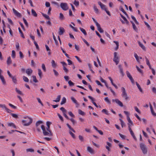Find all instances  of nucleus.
Returning <instances> with one entry per match:
<instances>
[{
    "label": "nucleus",
    "instance_id": "obj_1",
    "mask_svg": "<svg viewBox=\"0 0 156 156\" xmlns=\"http://www.w3.org/2000/svg\"><path fill=\"white\" fill-rule=\"evenodd\" d=\"M23 118L25 119L23 120L22 122L23 123H25L23 124L24 126H28L32 123L33 119L31 118L26 116L24 117Z\"/></svg>",
    "mask_w": 156,
    "mask_h": 156
},
{
    "label": "nucleus",
    "instance_id": "obj_2",
    "mask_svg": "<svg viewBox=\"0 0 156 156\" xmlns=\"http://www.w3.org/2000/svg\"><path fill=\"white\" fill-rule=\"evenodd\" d=\"M140 147L143 154H146L147 152V147L144 144L141 143L140 144Z\"/></svg>",
    "mask_w": 156,
    "mask_h": 156
},
{
    "label": "nucleus",
    "instance_id": "obj_3",
    "mask_svg": "<svg viewBox=\"0 0 156 156\" xmlns=\"http://www.w3.org/2000/svg\"><path fill=\"white\" fill-rule=\"evenodd\" d=\"M121 89L122 92V98H124L125 100H127L129 99V97H128L127 93L126 92L125 88L124 87H121Z\"/></svg>",
    "mask_w": 156,
    "mask_h": 156
},
{
    "label": "nucleus",
    "instance_id": "obj_4",
    "mask_svg": "<svg viewBox=\"0 0 156 156\" xmlns=\"http://www.w3.org/2000/svg\"><path fill=\"white\" fill-rule=\"evenodd\" d=\"M41 128L43 131V133L44 136H52V133H49L48 131H46L45 126L44 125H42L41 126Z\"/></svg>",
    "mask_w": 156,
    "mask_h": 156
},
{
    "label": "nucleus",
    "instance_id": "obj_5",
    "mask_svg": "<svg viewBox=\"0 0 156 156\" xmlns=\"http://www.w3.org/2000/svg\"><path fill=\"white\" fill-rule=\"evenodd\" d=\"M60 6L61 8L64 11L67 10L69 9L67 4L66 3L61 2Z\"/></svg>",
    "mask_w": 156,
    "mask_h": 156
},
{
    "label": "nucleus",
    "instance_id": "obj_6",
    "mask_svg": "<svg viewBox=\"0 0 156 156\" xmlns=\"http://www.w3.org/2000/svg\"><path fill=\"white\" fill-rule=\"evenodd\" d=\"M114 58L113 61L115 62L116 64L117 65L119 62V57L117 56V53L116 52H115L114 53Z\"/></svg>",
    "mask_w": 156,
    "mask_h": 156
},
{
    "label": "nucleus",
    "instance_id": "obj_7",
    "mask_svg": "<svg viewBox=\"0 0 156 156\" xmlns=\"http://www.w3.org/2000/svg\"><path fill=\"white\" fill-rule=\"evenodd\" d=\"M120 15L121 17L125 21V22H124L121 19H120V20L121 22L123 24L126 23V24L128 25L129 23V22L128 21L126 18L125 17H124L123 15H122V14H120Z\"/></svg>",
    "mask_w": 156,
    "mask_h": 156
},
{
    "label": "nucleus",
    "instance_id": "obj_8",
    "mask_svg": "<svg viewBox=\"0 0 156 156\" xmlns=\"http://www.w3.org/2000/svg\"><path fill=\"white\" fill-rule=\"evenodd\" d=\"M126 74L127 77L129 78V79L130 80L131 82L133 84H134V81L132 77L131 76V74L129 73L128 71H127L126 72Z\"/></svg>",
    "mask_w": 156,
    "mask_h": 156
},
{
    "label": "nucleus",
    "instance_id": "obj_9",
    "mask_svg": "<svg viewBox=\"0 0 156 156\" xmlns=\"http://www.w3.org/2000/svg\"><path fill=\"white\" fill-rule=\"evenodd\" d=\"M43 123V122L41 120H38L37 122H36V126L37 127V131L39 132H40L41 131L40 129L39 128V126L41 124Z\"/></svg>",
    "mask_w": 156,
    "mask_h": 156
},
{
    "label": "nucleus",
    "instance_id": "obj_10",
    "mask_svg": "<svg viewBox=\"0 0 156 156\" xmlns=\"http://www.w3.org/2000/svg\"><path fill=\"white\" fill-rule=\"evenodd\" d=\"M112 101L113 102H115L120 107H122L123 106V105L122 103L117 99H112Z\"/></svg>",
    "mask_w": 156,
    "mask_h": 156
},
{
    "label": "nucleus",
    "instance_id": "obj_11",
    "mask_svg": "<svg viewBox=\"0 0 156 156\" xmlns=\"http://www.w3.org/2000/svg\"><path fill=\"white\" fill-rule=\"evenodd\" d=\"M0 107L2 108H4L5 109V110L8 113H11L12 112V110L7 108L5 105L0 104Z\"/></svg>",
    "mask_w": 156,
    "mask_h": 156
},
{
    "label": "nucleus",
    "instance_id": "obj_12",
    "mask_svg": "<svg viewBox=\"0 0 156 156\" xmlns=\"http://www.w3.org/2000/svg\"><path fill=\"white\" fill-rule=\"evenodd\" d=\"M46 124L47 126V128H46L48 132L49 133H52L51 130L50 129V125L51 124V122L49 121H47L46 122Z\"/></svg>",
    "mask_w": 156,
    "mask_h": 156
},
{
    "label": "nucleus",
    "instance_id": "obj_13",
    "mask_svg": "<svg viewBox=\"0 0 156 156\" xmlns=\"http://www.w3.org/2000/svg\"><path fill=\"white\" fill-rule=\"evenodd\" d=\"M98 4L100 6L102 9L104 10L105 11L107 9V8H106V5L102 4L100 2H98Z\"/></svg>",
    "mask_w": 156,
    "mask_h": 156
},
{
    "label": "nucleus",
    "instance_id": "obj_14",
    "mask_svg": "<svg viewBox=\"0 0 156 156\" xmlns=\"http://www.w3.org/2000/svg\"><path fill=\"white\" fill-rule=\"evenodd\" d=\"M71 99L73 102L76 104V107H78L79 106V104L76 99L73 97H71Z\"/></svg>",
    "mask_w": 156,
    "mask_h": 156
},
{
    "label": "nucleus",
    "instance_id": "obj_15",
    "mask_svg": "<svg viewBox=\"0 0 156 156\" xmlns=\"http://www.w3.org/2000/svg\"><path fill=\"white\" fill-rule=\"evenodd\" d=\"M64 28L62 27H60L59 28V31L58 34L59 35H62L65 32Z\"/></svg>",
    "mask_w": 156,
    "mask_h": 156
},
{
    "label": "nucleus",
    "instance_id": "obj_16",
    "mask_svg": "<svg viewBox=\"0 0 156 156\" xmlns=\"http://www.w3.org/2000/svg\"><path fill=\"white\" fill-rule=\"evenodd\" d=\"M12 10L13 12L15 15L19 17H21V14L16 11L14 9H13Z\"/></svg>",
    "mask_w": 156,
    "mask_h": 156
},
{
    "label": "nucleus",
    "instance_id": "obj_17",
    "mask_svg": "<svg viewBox=\"0 0 156 156\" xmlns=\"http://www.w3.org/2000/svg\"><path fill=\"white\" fill-rule=\"evenodd\" d=\"M33 73V70L31 69H27L26 70V73L29 76H30Z\"/></svg>",
    "mask_w": 156,
    "mask_h": 156
},
{
    "label": "nucleus",
    "instance_id": "obj_18",
    "mask_svg": "<svg viewBox=\"0 0 156 156\" xmlns=\"http://www.w3.org/2000/svg\"><path fill=\"white\" fill-rule=\"evenodd\" d=\"M0 79L1 80L2 84L3 85H5L6 83L4 77V76L2 75L1 74H0Z\"/></svg>",
    "mask_w": 156,
    "mask_h": 156
},
{
    "label": "nucleus",
    "instance_id": "obj_19",
    "mask_svg": "<svg viewBox=\"0 0 156 156\" xmlns=\"http://www.w3.org/2000/svg\"><path fill=\"white\" fill-rule=\"evenodd\" d=\"M127 120L128 122V125L129 126V124L130 125V126H132L133 125V123L131 120L130 117L129 116V115H127Z\"/></svg>",
    "mask_w": 156,
    "mask_h": 156
},
{
    "label": "nucleus",
    "instance_id": "obj_20",
    "mask_svg": "<svg viewBox=\"0 0 156 156\" xmlns=\"http://www.w3.org/2000/svg\"><path fill=\"white\" fill-rule=\"evenodd\" d=\"M98 30L100 33H102L104 32L103 30L101 27L100 25L99 24L96 26Z\"/></svg>",
    "mask_w": 156,
    "mask_h": 156
},
{
    "label": "nucleus",
    "instance_id": "obj_21",
    "mask_svg": "<svg viewBox=\"0 0 156 156\" xmlns=\"http://www.w3.org/2000/svg\"><path fill=\"white\" fill-rule=\"evenodd\" d=\"M87 150V151L91 154H94V153L93 149L90 147H88Z\"/></svg>",
    "mask_w": 156,
    "mask_h": 156
},
{
    "label": "nucleus",
    "instance_id": "obj_22",
    "mask_svg": "<svg viewBox=\"0 0 156 156\" xmlns=\"http://www.w3.org/2000/svg\"><path fill=\"white\" fill-rule=\"evenodd\" d=\"M150 108L151 113L152 115L153 116H156V113L154 112L153 109V108L151 104H150Z\"/></svg>",
    "mask_w": 156,
    "mask_h": 156
},
{
    "label": "nucleus",
    "instance_id": "obj_23",
    "mask_svg": "<svg viewBox=\"0 0 156 156\" xmlns=\"http://www.w3.org/2000/svg\"><path fill=\"white\" fill-rule=\"evenodd\" d=\"M138 43L140 47L144 50L145 51L146 48L145 46L140 41H138Z\"/></svg>",
    "mask_w": 156,
    "mask_h": 156
},
{
    "label": "nucleus",
    "instance_id": "obj_24",
    "mask_svg": "<svg viewBox=\"0 0 156 156\" xmlns=\"http://www.w3.org/2000/svg\"><path fill=\"white\" fill-rule=\"evenodd\" d=\"M136 68L137 69L138 71L141 74L142 76L143 75V71L140 69L139 67H138L137 66H136Z\"/></svg>",
    "mask_w": 156,
    "mask_h": 156
},
{
    "label": "nucleus",
    "instance_id": "obj_25",
    "mask_svg": "<svg viewBox=\"0 0 156 156\" xmlns=\"http://www.w3.org/2000/svg\"><path fill=\"white\" fill-rule=\"evenodd\" d=\"M113 42L115 43L116 44V47L115 48V51H117L119 48V42L117 41H114Z\"/></svg>",
    "mask_w": 156,
    "mask_h": 156
},
{
    "label": "nucleus",
    "instance_id": "obj_26",
    "mask_svg": "<svg viewBox=\"0 0 156 156\" xmlns=\"http://www.w3.org/2000/svg\"><path fill=\"white\" fill-rule=\"evenodd\" d=\"M11 78L12 79L13 82L15 84H16L17 83V80L16 77L15 76H12Z\"/></svg>",
    "mask_w": 156,
    "mask_h": 156
},
{
    "label": "nucleus",
    "instance_id": "obj_27",
    "mask_svg": "<svg viewBox=\"0 0 156 156\" xmlns=\"http://www.w3.org/2000/svg\"><path fill=\"white\" fill-rule=\"evenodd\" d=\"M136 85L137 87L138 88V89L140 90V92H141V93H143V91L142 89L141 88V87L140 85L136 82Z\"/></svg>",
    "mask_w": 156,
    "mask_h": 156
},
{
    "label": "nucleus",
    "instance_id": "obj_28",
    "mask_svg": "<svg viewBox=\"0 0 156 156\" xmlns=\"http://www.w3.org/2000/svg\"><path fill=\"white\" fill-rule=\"evenodd\" d=\"M79 29L81 32L83 33L84 35L86 36L87 35V33L85 30L84 29L81 27H80Z\"/></svg>",
    "mask_w": 156,
    "mask_h": 156
},
{
    "label": "nucleus",
    "instance_id": "obj_29",
    "mask_svg": "<svg viewBox=\"0 0 156 156\" xmlns=\"http://www.w3.org/2000/svg\"><path fill=\"white\" fill-rule=\"evenodd\" d=\"M51 63L52 64V66L54 68H55L57 67V65L56 63H55V61L52 60L51 61Z\"/></svg>",
    "mask_w": 156,
    "mask_h": 156
},
{
    "label": "nucleus",
    "instance_id": "obj_30",
    "mask_svg": "<svg viewBox=\"0 0 156 156\" xmlns=\"http://www.w3.org/2000/svg\"><path fill=\"white\" fill-rule=\"evenodd\" d=\"M66 98L65 97L63 98L60 103L61 105H62L65 104L66 102Z\"/></svg>",
    "mask_w": 156,
    "mask_h": 156
},
{
    "label": "nucleus",
    "instance_id": "obj_31",
    "mask_svg": "<svg viewBox=\"0 0 156 156\" xmlns=\"http://www.w3.org/2000/svg\"><path fill=\"white\" fill-rule=\"evenodd\" d=\"M31 13L32 15L35 17L37 16V15L34 9H31Z\"/></svg>",
    "mask_w": 156,
    "mask_h": 156
},
{
    "label": "nucleus",
    "instance_id": "obj_32",
    "mask_svg": "<svg viewBox=\"0 0 156 156\" xmlns=\"http://www.w3.org/2000/svg\"><path fill=\"white\" fill-rule=\"evenodd\" d=\"M61 96L60 95H58V96L56 98V100H53V101L55 102H59Z\"/></svg>",
    "mask_w": 156,
    "mask_h": 156
},
{
    "label": "nucleus",
    "instance_id": "obj_33",
    "mask_svg": "<svg viewBox=\"0 0 156 156\" xmlns=\"http://www.w3.org/2000/svg\"><path fill=\"white\" fill-rule=\"evenodd\" d=\"M38 74L39 76V77L40 79H41L42 78V72L41 71V70L40 69H38Z\"/></svg>",
    "mask_w": 156,
    "mask_h": 156
},
{
    "label": "nucleus",
    "instance_id": "obj_34",
    "mask_svg": "<svg viewBox=\"0 0 156 156\" xmlns=\"http://www.w3.org/2000/svg\"><path fill=\"white\" fill-rule=\"evenodd\" d=\"M94 9L96 13H99V10L97 8L96 6L95 5H94Z\"/></svg>",
    "mask_w": 156,
    "mask_h": 156
},
{
    "label": "nucleus",
    "instance_id": "obj_35",
    "mask_svg": "<svg viewBox=\"0 0 156 156\" xmlns=\"http://www.w3.org/2000/svg\"><path fill=\"white\" fill-rule=\"evenodd\" d=\"M45 47H46L47 50L48 51V55H51L50 50L49 49L48 46L47 44L45 45Z\"/></svg>",
    "mask_w": 156,
    "mask_h": 156
},
{
    "label": "nucleus",
    "instance_id": "obj_36",
    "mask_svg": "<svg viewBox=\"0 0 156 156\" xmlns=\"http://www.w3.org/2000/svg\"><path fill=\"white\" fill-rule=\"evenodd\" d=\"M133 27L134 30L136 32H138V29L136 27L135 24L134 23H133Z\"/></svg>",
    "mask_w": 156,
    "mask_h": 156
},
{
    "label": "nucleus",
    "instance_id": "obj_37",
    "mask_svg": "<svg viewBox=\"0 0 156 156\" xmlns=\"http://www.w3.org/2000/svg\"><path fill=\"white\" fill-rule=\"evenodd\" d=\"M101 112L103 113H105V114L108 115H109V114L108 112V111L106 109H103L101 111Z\"/></svg>",
    "mask_w": 156,
    "mask_h": 156
},
{
    "label": "nucleus",
    "instance_id": "obj_38",
    "mask_svg": "<svg viewBox=\"0 0 156 156\" xmlns=\"http://www.w3.org/2000/svg\"><path fill=\"white\" fill-rule=\"evenodd\" d=\"M12 62V61L11 59V58L10 57H9L8 58L7 60V64L8 65H9L10 64H11Z\"/></svg>",
    "mask_w": 156,
    "mask_h": 156
},
{
    "label": "nucleus",
    "instance_id": "obj_39",
    "mask_svg": "<svg viewBox=\"0 0 156 156\" xmlns=\"http://www.w3.org/2000/svg\"><path fill=\"white\" fill-rule=\"evenodd\" d=\"M130 133L131 135V136L133 137V138L134 139H135V140H136V137L134 135V134L133 133V132L132 130L130 131Z\"/></svg>",
    "mask_w": 156,
    "mask_h": 156
},
{
    "label": "nucleus",
    "instance_id": "obj_40",
    "mask_svg": "<svg viewBox=\"0 0 156 156\" xmlns=\"http://www.w3.org/2000/svg\"><path fill=\"white\" fill-rule=\"evenodd\" d=\"M18 30H19V32H20V34H21V36L23 38H25V37L24 36V35H23V34L22 31L21 30V29H20V27H19L18 28Z\"/></svg>",
    "mask_w": 156,
    "mask_h": 156
},
{
    "label": "nucleus",
    "instance_id": "obj_41",
    "mask_svg": "<svg viewBox=\"0 0 156 156\" xmlns=\"http://www.w3.org/2000/svg\"><path fill=\"white\" fill-rule=\"evenodd\" d=\"M52 34H53V39L55 42V44L56 45H58V41L56 40L55 37V36L54 35V34L53 33H52Z\"/></svg>",
    "mask_w": 156,
    "mask_h": 156
},
{
    "label": "nucleus",
    "instance_id": "obj_42",
    "mask_svg": "<svg viewBox=\"0 0 156 156\" xmlns=\"http://www.w3.org/2000/svg\"><path fill=\"white\" fill-rule=\"evenodd\" d=\"M66 125H67V126H68V127L69 128V129H70L73 132H74V133L75 132V130L71 127L70 126V125L69 124L67 123V124Z\"/></svg>",
    "mask_w": 156,
    "mask_h": 156
},
{
    "label": "nucleus",
    "instance_id": "obj_43",
    "mask_svg": "<svg viewBox=\"0 0 156 156\" xmlns=\"http://www.w3.org/2000/svg\"><path fill=\"white\" fill-rule=\"evenodd\" d=\"M119 120L121 122L122 127L123 128L124 126H125V123L121 119H119Z\"/></svg>",
    "mask_w": 156,
    "mask_h": 156
},
{
    "label": "nucleus",
    "instance_id": "obj_44",
    "mask_svg": "<svg viewBox=\"0 0 156 156\" xmlns=\"http://www.w3.org/2000/svg\"><path fill=\"white\" fill-rule=\"evenodd\" d=\"M33 79V81L35 83H37L38 82V81L37 80L36 78V77L35 76L33 75L32 76Z\"/></svg>",
    "mask_w": 156,
    "mask_h": 156
},
{
    "label": "nucleus",
    "instance_id": "obj_45",
    "mask_svg": "<svg viewBox=\"0 0 156 156\" xmlns=\"http://www.w3.org/2000/svg\"><path fill=\"white\" fill-rule=\"evenodd\" d=\"M78 113L79 114L81 115H85V113L80 109L78 110Z\"/></svg>",
    "mask_w": 156,
    "mask_h": 156
},
{
    "label": "nucleus",
    "instance_id": "obj_46",
    "mask_svg": "<svg viewBox=\"0 0 156 156\" xmlns=\"http://www.w3.org/2000/svg\"><path fill=\"white\" fill-rule=\"evenodd\" d=\"M15 90H16V92L18 94H19L20 95H22L23 94L22 92L21 91H20V90H18L17 88H16Z\"/></svg>",
    "mask_w": 156,
    "mask_h": 156
},
{
    "label": "nucleus",
    "instance_id": "obj_47",
    "mask_svg": "<svg viewBox=\"0 0 156 156\" xmlns=\"http://www.w3.org/2000/svg\"><path fill=\"white\" fill-rule=\"evenodd\" d=\"M23 79L25 82H29V79L27 77L23 76Z\"/></svg>",
    "mask_w": 156,
    "mask_h": 156
},
{
    "label": "nucleus",
    "instance_id": "obj_48",
    "mask_svg": "<svg viewBox=\"0 0 156 156\" xmlns=\"http://www.w3.org/2000/svg\"><path fill=\"white\" fill-rule=\"evenodd\" d=\"M59 18L61 20H63L64 19V16L62 13H60L59 14Z\"/></svg>",
    "mask_w": 156,
    "mask_h": 156
},
{
    "label": "nucleus",
    "instance_id": "obj_49",
    "mask_svg": "<svg viewBox=\"0 0 156 156\" xmlns=\"http://www.w3.org/2000/svg\"><path fill=\"white\" fill-rule=\"evenodd\" d=\"M53 71L54 73V74L56 76H58L59 74L57 72L55 69H53Z\"/></svg>",
    "mask_w": 156,
    "mask_h": 156
},
{
    "label": "nucleus",
    "instance_id": "obj_50",
    "mask_svg": "<svg viewBox=\"0 0 156 156\" xmlns=\"http://www.w3.org/2000/svg\"><path fill=\"white\" fill-rule=\"evenodd\" d=\"M42 15L46 19H47L48 20L50 19V18L49 16L47 15H46L45 14L43 13H42Z\"/></svg>",
    "mask_w": 156,
    "mask_h": 156
},
{
    "label": "nucleus",
    "instance_id": "obj_51",
    "mask_svg": "<svg viewBox=\"0 0 156 156\" xmlns=\"http://www.w3.org/2000/svg\"><path fill=\"white\" fill-rule=\"evenodd\" d=\"M23 22H24V23H25L26 26L27 27H28V23L26 20L24 18H23Z\"/></svg>",
    "mask_w": 156,
    "mask_h": 156
},
{
    "label": "nucleus",
    "instance_id": "obj_52",
    "mask_svg": "<svg viewBox=\"0 0 156 156\" xmlns=\"http://www.w3.org/2000/svg\"><path fill=\"white\" fill-rule=\"evenodd\" d=\"M73 4L76 6H78L79 4V2L76 1L75 0L73 2Z\"/></svg>",
    "mask_w": 156,
    "mask_h": 156
},
{
    "label": "nucleus",
    "instance_id": "obj_53",
    "mask_svg": "<svg viewBox=\"0 0 156 156\" xmlns=\"http://www.w3.org/2000/svg\"><path fill=\"white\" fill-rule=\"evenodd\" d=\"M68 83L69 84V85L70 86H73L74 85V83L72 82L71 80H69L68 81Z\"/></svg>",
    "mask_w": 156,
    "mask_h": 156
},
{
    "label": "nucleus",
    "instance_id": "obj_54",
    "mask_svg": "<svg viewBox=\"0 0 156 156\" xmlns=\"http://www.w3.org/2000/svg\"><path fill=\"white\" fill-rule=\"evenodd\" d=\"M60 110L62 111L63 113L66 112V110L64 108L62 107L60 108Z\"/></svg>",
    "mask_w": 156,
    "mask_h": 156
},
{
    "label": "nucleus",
    "instance_id": "obj_55",
    "mask_svg": "<svg viewBox=\"0 0 156 156\" xmlns=\"http://www.w3.org/2000/svg\"><path fill=\"white\" fill-rule=\"evenodd\" d=\"M27 152H34V150L32 149L28 148L26 150Z\"/></svg>",
    "mask_w": 156,
    "mask_h": 156
},
{
    "label": "nucleus",
    "instance_id": "obj_56",
    "mask_svg": "<svg viewBox=\"0 0 156 156\" xmlns=\"http://www.w3.org/2000/svg\"><path fill=\"white\" fill-rule=\"evenodd\" d=\"M11 115L13 117L15 118H18V116L16 114L14 113H11Z\"/></svg>",
    "mask_w": 156,
    "mask_h": 156
},
{
    "label": "nucleus",
    "instance_id": "obj_57",
    "mask_svg": "<svg viewBox=\"0 0 156 156\" xmlns=\"http://www.w3.org/2000/svg\"><path fill=\"white\" fill-rule=\"evenodd\" d=\"M12 56L13 58H14L15 57V52L14 50L12 51Z\"/></svg>",
    "mask_w": 156,
    "mask_h": 156
},
{
    "label": "nucleus",
    "instance_id": "obj_58",
    "mask_svg": "<svg viewBox=\"0 0 156 156\" xmlns=\"http://www.w3.org/2000/svg\"><path fill=\"white\" fill-rule=\"evenodd\" d=\"M105 101L107 102L109 104H111V101H110L108 99V97H106L105 98Z\"/></svg>",
    "mask_w": 156,
    "mask_h": 156
},
{
    "label": "nucleus",
    "instance_id": "obj_59",
    "mask_svg": "<svg viewBox=\"0 0 156 156\" xmlns=\"http://www.w3.org/2000/svg\"><path fill=\"white\" fill-rule=\"evenodd\" d=\"M42 68L44 72L46 71V69L45 68V66L44 64H42Z\"/></svg>",
    "mask_w": 156,
    "mask_h": 156
},
{
    "label": "nucleus",
    "instance_id": "obj_60",
    "mask_svg": "<svg viewBox=\"0 0 156 156\" xmlns=\"http://www.w3.org/2000/svg\"><path fill=\"white\" fill-rule=\"evenodd\" d=\"M145 24L146 25V26L150 30H151V28L150 26L149 25V24L146 22H144Z\"/></svg>",
    "mask_w": 156,
    "mask_h": 156
},
{
    "label": "nucleus",
    "instance_id": "obj_61",
    "mask_svg": "<svg viewBox=\"0 0 156 156\" xmlns=\"http://www.w3.org/2000/svg\"><path fill=\"white\" fill-rule=\"evenodd\" d=\"M58 115L60 119L62 121H63V119L62 116L59 113H58Z\"/></svg>",
    "mask_w": 156,
    "mask_h": 156
},
{
    "label": "nucleus",
    "instance_id": "obj_62",
    "mask_svg": "<svg viewBox=\"0 0 156 156\" xmlns=\"http://www.w3.org/2000/svg\"><path fill=\"white\" fill-rule=\"evenodd\" d=\"M134 108H135V111L136 112H138L139 113H140V111L138 109V108L137 107H136V106Z\"/></svg>",
    "mask_w": 156,
    "mask_h": 156
},
{
    "label": "nucleus",
    "instance_id": "obj_63",
    "mask_svg": "<svg viewBox=\"0 0 156 156\" xmlns=\"http://www.w3.org/2000/svg\"><path fill=\"white\" fill-rule=\"evenodd\" d=\"M96 83L98 85H100L101 86H103V85L101 84V83L98 81V80H96L95 81Z\"/></svg>",
    "mask_w": 156,
    "mask_h": 156
},
{
    "label": "nucleus",
    "instance_id": "obj_64",
    "mask_svg": "<svg viewBox=\"0 0 156 156\" xmlns=\"http://www.w3.org/2000/svg\"><path fill=\"white\" fill-rule=\"evenodd\" d=\"M152 91L154 93L156 94V88L155 87H153L152 88Z\"/></svg>",
    "mask_w": 156,
    "mask_h": 156
}]
</instances>
